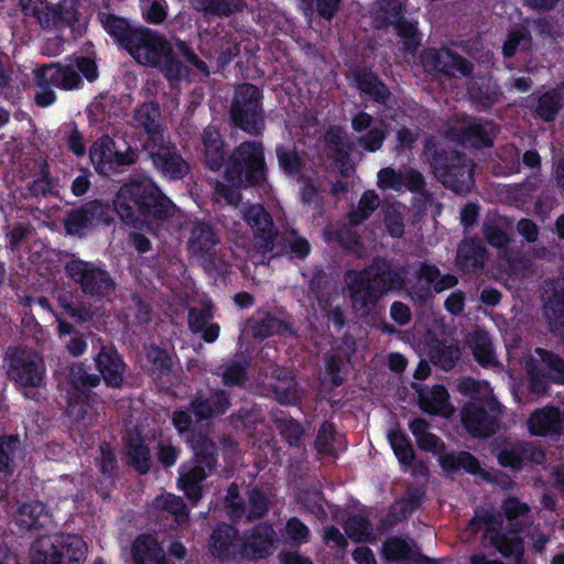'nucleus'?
<instances>
[{
	"label": "nucleus",
	"instance_id": "2f4dec72",
	"mask_svg": "<svg viewBox=\"0 0 564 564\" xmlns=\"http://www.w3.org/2000/svg\"><path fill=\"white\" fill-rule=\"evenodd\" d=\"M228 405L227 398L223 393L213 390L199 392L193 401L196 415L205 419L224 413Z\"/></svg>",
	"mask_w": 564,
	"mask_h": 564
},
{
	"label": "nucleus",
	"instance_id": "39448f33",
	"mask_svg": "<svg viewBox=\"0 0 564 564\" xmlns=\"http://www.w3.org/2000/svg\"><path fill=\"white\" fill-rule=\"evenodd\" d=\"M78 72H80L88 82H94L98 77L96 63L86 57L69 59V62L64 65L50 64L34 68V79L39 87V91L35 95V102L41 107H47L55 101L56 95L54 90L51 89V86L64 90L79 88L82 79Z\"/></svg>",
	"mask_w": 564,
	"mask_h": 564
},
{
	"label": "nucleus",
	"instance_id": "5701e85b",
	"mask_svg": "<svg viewBox=\"0 0 564 564\" xmlns=\"http://www.w3.org/2000/svg\"><path fill=\"white\" fill-rule=\"evenodd\" d=\"M544 453L529 444H517L505 448L499 453L498 459L501 465L518 469L528 465L541 464L544 460Z\"/></svg>",
	"mask_w": 564,
	"mask_h": 564
},
{
	"label": "nucleus",
	"instance_id": "c85d7f7f",
	"mask_svg": "<svg viewBox=\"0 0 564 564\" xmlns=\"http://www.w3.org/2000/svg\"><path fill=\"white\" fill-rule=\"evenodd\" d=\"M155 167L171 178H181L188 172L187 163L175 152L173 148H160L152 152Z\"/></svg>",
	"mask_w": 564,
	"mask_h": 564
},
{
	"label": "nucleus",
	"instance_id": "c03bdc74",
	"mask_svg": "<svg viewBox=\"0 0 564 564\" xmlns=\"http://www.w3.org/2000/svg\"><path fill=\"white\" fill-rule=\"evenodd\" d=\"M154 508L164 510L175 517V521L181 525L188 520V511L182 498L164 494L155 498Z\"/></svg>",
	"mask_w": 564,
	"mask_h": 564
},
{
	"label": "nucleus",
	"instance_id": "b1692460",
	"mask_svg": "<svg viewBox=\"0 0 564 564\" xmlns=\"http://www.w3.org/2000/svg\"><path fill=\"white\" fill-rule=\"evenodd\" d=\"M238 495V487L235 485L230 486L226 496V503L230 509L231 517L240 518L247 513V517L251 519L260 518L265 513L267 500L261 491L254 489L250 492L248 506H241L236 501Z\"/></svg>",
	"mask_w": 564,
	"mask_h": 564
},
{
	"label": "nucleus",
	"instance_id": "69168bd1",
	"mask_svg": "<svg viewBox=\"0 0 564 564\" xmlns=\"http://www.w3.org/2000/svg\"><path fill=\"white\" fill-rule=\"evenodd\" d=\"M19 447V440L13 436L0 438V471H8L13 454Z\"/></svg>",
	"mask_w": 564,
	"mask_h": 564
},
{
	"label": "nucleus",
	"instance_id": "5fc2aeb1",
	"mask_svg": "<svg viewBox=\"0 0 564 564\" xmlns=\"http://www.w3.org/2000/svg\"><path fill=\"white\" fill-rule=\"evenodd\" d=\"M441 464L444 468H464L470 474L479 471V464L469 453L463 452L458 455H446L441 457Z\"/></svg>",
	"mask_w": 564,
	"mask_h": 564
},
{
	"label": "nucleus",
	"instance_id": "ddd939ff",
	"mask_svg": "<svg viewBox=\"0 0 564 564\" xmlns=\"http://www.w3.org/2000/svg\"><path fill=\"white\" fill-rule=\"evenodd\" d=\"M432 167L435 176L456 193H467L473 186V164L456 152L436 154Z\"/></svg>",
	"mask_w": 564,
	"mask_h": 564
},
{
	"label": "nucleus",
	"instance_id": "774afa93",
	"mask_svg": "<svg viewBox=\"0 0 564 564\" xmlns=\"http://www.w3.org/2000/svg\"><path fill=\"white\" fill-rule=\"evenodd\" d=\"M191 2L196 10L204 12L226 15L234 11L225 0H191Z\"/></svg>",
	"mask_w": 564,
	"mask_h": 564
},
{
	"label": "nucleus",
	"instance_id": "aec40b11",
	"mask_svg": "<svg viewBox=\"0 0 564 564\" xmlns=\"http://www.w3.org/2000/svg\"><path fill=\"white\" fill-rule=\"evenodd\" d=\"M538 358L534 362H538V366H533L528 364V373L531 377L532 389L535 392H542L545 390L544 382L540 379L541 371H547V376L551 377L556 382L564 383V364L556 356L544 351L543 349H536Z\"/></svg>",
	"mask_w": 564,
	"mask_h": 564
},
{
	"label": "nucleus",
	"instance_id": "f257e3e1",
	"mask_svg": "<svg viewBox=\"0 0 564 564\" xmlns=\"http://www.w3.org/2000/svg\"><path fill=\"white\" fill-rule=\"evenodd\" d=\"M124 48L138 64L160 68L170 82L186 77L189 66L204 75L208 74L206 64L184 42L176 43V48L188 65L176 61L172 44L150 29L140 28L130 32Z\"/></svg>",
	"mask_w": 564,
	"mask_h": 564
},
{
	"label": "nucleus",
	"instance_id": "4468645a",
	"mask_svg": "<svg viewBox=\"0 0 564 564\" xmlns=\"http://www.w3.org/2000/svg\"><path fill=\"white\" fill-rule=\"evenodd\" d=\"M231 115L235 123L242 130L249 133H258L262 130L260 93L256 86L245 84L238 87Z\"/></svg>",
	"mask_w": 564,
	"mask_h": 564
},
{
	"label": "nucleus",
	"instance_id": "c756f323",
	"mask_svg": "<svg viewBox=\"0 0 564 564\" xmlns=\"http://www.w3.org/2000/svg\"><path fill=\"white\" fill-rule=\"evenodd\" d=\"M371 124L372 118L366 112H359L351 119V126L356 132H366L359 138V143L366 150L373 152L381 147L386 131L378 127H372Z\"/></svg>",
	"mask_w": 564,
	"mask_h": 564
},
{
	"label": "nucleus",
	"instance_id": "412c9836",
	"mask_svg": "<svg viewBox=\"0 0 564 564\" xmlns=\"http://www.w3.org/2000/svg\"><path fill=\"white\" fill-rule=\"evenodd\" d=\"M209 550L218 558L228 560L241 556V539L230 525H220L214 530L210 536Z\"/></svg>",
	"mask_w": 564,
	"mask_h": 564
},
{
	"label": "nucleus",
	"instance_id": "bb28decb",
	"mask_svg": "<svg viewBox=\"0 0 564 564\" xmlns=\"http://www.w3.org/2000/svg\"><path fill=\"white\" fill-rule=\"evenodd\" d=\"M419 402L423 411L448 417L454 413V406L448 402V393L443 386H435L431 389H421Z\"/></svg>",
	"mask_w": 564,
	"mask_h": 564
},
{
	"label": "nucleus",
	"instance_id": "a211bd4d",
	"mask_svg": "<svg viewBox=\"0 0 564 564\" xmlns=\"http://www.w3.org/2000/svg\"><path fill=\"white\" fill-rule=\"evenodd\" d=\"M422 65L427 73H445L453 76L467 75L470 70L468 62L447 48L425 51Z\"/></svg>",
	"mask_w": 564,
	"mask_h": 564
},
{
	"label": "nucleus",
	"instance_id": "c9c22d12",
	"mask_svg": "<svg viewBox=\"0 0 564 564\" xmlns=\"http://www.w3.org/2000/svg\"><path fill=\"white\" fill-rule=\"evenodd\" d=\"M160 112L155 104L147 102L140 106L134 113L133 121L137 127L143 128L153 142L160 140Z\"/></svg>",
	"mask_w": 564,
	"mask_h": 564
},
{
	"label": "nucleus",
	"instance_id": "37998d69",
	"mask_svg": "<svg viewBox=\"0 0 564 564\" xmlns=\"http://www.w3.org/2000/svg\"><path fill=\"white\" fill-rule=\"evenodd\" d=\"M469 346L479 364L490 366L495 362L491 340L485 332L474 333L469 338Z\"/></svg>",
	"mask_w": 564,
	"mask_h": 564
},
{
	"label": "nucleus",
	"instance_id": "e433bc0d",
	"mask_svg": "<svg viewBox=\"0 0 564 564\" xmlns=\"http://www.w3.org/2000/svg\"><path fill=\"white\" fill-rule=\"evenodd\" d=\"M203 145L207 166L210 170H219L224 160L223 141L219 131L215 127L205 129Z\"/></svg>",
	"mask_w": 564,
	"mask_h": 564
},
{
	"label": "nucleus",
	"instance_id": "bf43d9fd",
	"mask_svg": "<svg viewBox=\"0 0 564 564\" xmlns=\"http://www.w3.org/2000/svg\"><path fill=\"white\" fill-rule=\"evenodd\" d=\"M412 543L398 538H392L383 544V555L387 560L399 561L410 557Z\"/></svg>",
	"mask_w": 564,
	"mask_h": 564
},
{
	"label": "nucleus",
	"instance_id": "a18cd8bd",
	"mask_svg": "<svg viewBox=\"0 0 564 564\" xmlns=\"http://www.w3.org/2000/svg\"><path fill=\"white\" fill-rule=\"evenodd\" d=\"M484 261V249L476 242L466 241L458 247L457 262L464 270L478 268Z\"/></svg>",
	"mask_w": 564,
	"mask_h": 564
},
{
	"label": "nucleus",
	"instance_id": "49530a36",
	"mask_svg": "<svg viewBox=\"0 0 564 564\" xmlns=\"http://www.w3.org/2000/svg\"><path fill=\"white\" fill-rule=\"evenodd\" d=\"M358 88L366 95L371 96L378 101H384L389 95L387 87L378 82L377 77L371 72H359L356 75Z\"/></svg>",
	"mask_w": 564,
	"mask_h": 564
},
{
	"label": "nucleus",
	"instance_id": "2eb2a0df",
	"mask_svg": "<svg viewBox=\"0 0 564 564\" xmlns=\"http://www.w3.org/2000/svg\"><path fill=\"white\" fill-rule=\"evenodd\" d=\"M69 381L74 388L68 392L67 412L76 421L84 420L90 410V403L86 388L98 384L99 379L94 375H88L82 365H75L69 372Z\"/></svg>",
	"mask_w": 564,
	"mask_h": 564
},
{
	"label": "nucleus",
	"instance_id": "f704fd0d",
	"mask_svg": "<svg viewBox=\"0 0 564 564\" xmlns=\"http://www.w3.org/2000/svg\"><path fill=\"white\" fill-rule=\"evenodd\" d=\"M213 317L212 308L206 305L202 312H197L192 308L189 311L188 324L194 333H202L205 341L213 343L219 336V326L214 323H209Z\"/></svg>",
	"mask_w": 564,
	"mask_h": 564
},
{
	"label": "nucleus",
	"instance_id": "cd10ccee",
	"mask_svg": "<svg viewBox=\"0 0 564 564\" xmlns=\"http://www.w3.org/2000/svg\"><path fill=\"white\" fill-rule=\"evenodd\" d=\"M95 361L107 384L118 387L122 382L124 366L116 350L104 347Z\"/></svg>",
	"mask_w": 564,
	"mask_h": 564
},
{
	"label": "nucleus",
	"instance_id": "f03ea898",
	"mask_svg": "<svg viewBox=\"0 0 564 564\" xmlns=\"http://www.w3.org/2000/svg\"><path fill=\"white\" fill-rule=\"evenodd\" d=\"M115 207L124 223L140 229L147 227L153 232L175 209L172 202L148 178L123 185L118 192Z\"/></svg>",
	"mask_w": 564,
	"mask_h": 564
},
{
	"label": "nucleus",
	"instance_id": "79ce46f5",
	"mask_svg": "<svg viewBox=\"0 0 564 564\" xmlns=\"http://www.w3.org/2000/svg\"><path fill=\"white\" fill-rule=\"evenodd\" d=\"M78 0H63L56 9L57 17L55 22H51V28L61 29L62 25H68L73 30L80 31L85 22H80L78 15Z\"/></svg>",
	"mask_w": 564,
	"mask_h": 564
},
{
	"label": "nucleus",
	"instance_id": "e2e57ef3",
	"mask_svg": "<svg viewBox=\"0 0 564 564\" xmlns=\"http://www.w3.org/2000/svg\"><path fill=\"white\" fill-rule=\"evenodd\" d=\"M141 9L145 19L151 23H161L166 18L164 0H141Z\"/></svg>",
	"mask_w": 564,
	"mask_h": 564
},
{
	"label": "nucleus",
	"instance_id": "4d7b16f0",
	"mask_svg": "<svg viewBox=\"0 0 564 564\" xmlns=\"http://www.w3.org/2000/svg\"><path fill=\"white\" fill-rule=\"evenodd\" d=\"M509 224L506 218L498 217L494 224H486L485 235L488 242L495 247H502L508 240Z\"/></svg>",
	"mask_w": 564,
	"mask_h": 564
},
{
	"label": "nucleus",
	"instance_id": "423d86ee",
	"mask_svg": "<svg viewBox=\"0 0 564 564\" xmlns=\"http://www.w3.org/2000/svg\"><path fill=\"white\" fill-rule=\"evenodd\" d=\"M458 389L473 399L462 414L467 431L474 436H488L495 433L500 405L495 400L488 382L465 378L459 381Z\"/></svg>",
	"mask_w": 564,
	"mask_h": 564
},
{
	"label": "nucleus",
	"instance_id": "338daca9",
	"mask_svg": "<svg viewBox=\"0 0 564 564\" xmlns=\"http://www.w3.org/2000/svg\"><path fill=\"white\" fill-rule=\"evenodd\" d=\"M89 224V217L85 209L72 212L66 220L65 228L69 235H82Z\"/></svg>",
	"mask_w": 564,
	"mask_h": 564
},
{
	"label": "nucleus",
	"instance_id": "de8ad7c7",
	"mask_svg": "<svg viewBox=\"0 0 564 564\" xmlns=\"http://www.w3.org/2000/svg\"><path fill=\"white\" fill-rule=\"evenodd\" d=\"M249 328L254 336L267 337L275 333H280L285 328V325L281 319L269 314H260L249 321Z\"/></svg>",
	"mask_w": 564,
	"mask_h": 564
},
{
	"label": "nucleus",
	"instance_id": "052dcab7",
	"mask_svg": "<svg viewBox=\"0 0 564 564\" xmlns=\"http://www.w3.org/2000/svg\"><path fill=\"white\" fill-rule=\"evenodd\" d=\"M281 169L290 175H299L302 167V160L292 148L280 147L276 150Z\"/></svg>",
	"mask_w": 564,
	"mask_h": 564
},
{
	"label": "nucleus",
	"instance_id": "603ef678",
	"mask_svg": "<svg viewBox=\"0 0 564 564\" xmlns=\"http://www.w3.org/2000/svg\"><path fill=\"white\" fill-rule=\"evenodd\" d=\"M410 430L421 448L434 452L440 448V440L434 434L429 433L427 423L424 420H413L410 423Z\"/></svg>",
	"mask_w": 564,
	"mask_h": 564
},
{
	"label": "nucleus",
	"instance_id": "f8f14e48",
	"mask_svg": "<svg viewBox=\"0 0 564 564\" xmlns=\"http://www.w3.org/2000/svg\"><path fill=\"white\" fill-rule=\"evenodd\" d=\"M137 151L124 142H117L109 137H102L94 142L89 158L99 174L110 175L119 166L130 165L137 161Z\"/></svg>",
	"mask_w": 564,
	"mask_h": 564
},
{
	"label": "nucleus",
	"instance_id": "f3484780",
	"mask_svg": "<svg viewBox=\"0 0 564 564\" xmlns=\"http://www.w3.org/2000/svg\"><path fill=\"white\" fill-rule=\"evenodd\" d=\"M66 270L76 282L82 284L87 293L104 295L112 289L108 274L87 262L74 260L67 264Z\"/></svg>",
	"mask_w": 564,
	"mask_h": 564
},
{
	"label": "nucleus",
	"instance_id": "1a4fd4ad",
	"mask_svg": "<svg viewBox=\"0 0 564 564\" xmlns=\"http://www.w3.org/2000/svg\"><path fill=\"white\" fill-rule=\"evenodd\" d=\"M9 377L21 388L40 387L45 377L42 356L33 349L10 348L4 357Z\"/></svg>",
	"mask_w": 564,
	"mask_h": 564
},
{
	"label": "nucleus",
	"instance_id": "680f3d73",
	"mask_svg": "<svg viewBox=\"0 0 564 564\" xmlns=\"http://www.w3.org/2000/svg\"><path fill=\"white\" fill-rule=\"evenodd\" d=\"M545 315L550 318V312L564 313V289L557 290L555 283H547L544 289Z\"/></svg>",
	"mask_w": 564,
	"mask_h": 564
},
{
	"label": "nucleus",
	"instance_id": "864d4df0",
	"mask_svg": "<svg viewBox=\"0 0 564 564\" xmlns=\"http://www.w3.org/2000/svg\"><path fill=\"white\" fill-rule=\"evenodd\" d=\"M147 358L149 361L148 370L153 377H161L170 371L172 359L166 351L158 347H151L148 349Z\"/></svg>",
	"mask_w": 564,
	"mask_h": 564
},
{
	"label": "nucleus",
	"instance_id": "9d476101",
	"mask_svg": "<svg viewBox=\"0 0 564 564\" xmlns=\"http://www.w3.org/2000/svg\"><path fill=\"white\" fill-rule=\"evenodd\" d=\"M404 3L405 0H377L370 14L376 28H393L404 47L412 51L420 44V36L416 26L402 19Z\"/></svg>",
	"mask_w": 564,
	"mask_h": 564
},
{
	"label": "nucleus",
	"instance_id": "0e129e2a",
	"mask_svg": "<svg viewBox=\"0 0 564 564\" xmlns=\"http://www.w3.org/2000/svg\"><path fill=\"white\" fill-rule=\"evenodd\" d=\"M530 47V39L523 29L513 30L510 32L505 45L503 54L512 56L517 50H527Z\"/></svg>",
	"mask_w": 564,
	"mask_h": 564
},
{
	"label": "nucleus",
	"instance_id": "3c124183",
	"mask_svg": "<svg viewBox=\"0 0 564 564\" xmlns=\"http://www.w3.org/2000/svg\"><path fill=\"white\" fill-rule=\"evenodd\" d=\"M564 105V86L560 91H549L544 94L539 100L538 113L545 120H551L558 108Z\"/></svg>",
	"mask_w": 564,
	"mask_h": 564
},
{
	"label": "nucleus",
	"instance_id": "4c0bfd02",
	"mask_svg": "<svg viewBox=\"0 0 564 564\" xmlns=\"http://www.w3.org/2000/svg\"><path fill=\"white\" fill-rule=\"evenodd\" d=\"M269 386L281 403H292L295 400V381L289 372L273 368Z\"/></svg>",
	"mask_w": 564,
	"mask_h": 564
},
{
	"label": "nucleus",
	"instance_id": "6e6d98bb",
	"mask_svg": "<svg viewBox=\"0 0 564 564\" xmlns=\"http://www.w3.org/2000/svg\"><path fill=\"white\" fill-rule=\"evenodd\" d=\"M345 531L357 542H368L375 539L369 523L362 517L350 518L346 522Z\"/></svg>",
	"mask_w": 564,
	"mask_h": 564
},
{
	"label": "nucleus",
	"instance_id": "8fccbe9b",
	"mask_svg": "<svg viewBox=\"0 0 564 564\" xmlns=\"http://www.w3.org/2000/svg\"><path fill=\"white\" fill-rule=\"evenodd\" d=\"M388 440L399 462L406 466L411 465L414 454L405 435L394 430L389 432Z\"/></svg>",
	"mask_w": 564,
	"mask_h": 564
},
{
	"label": "nucleus",
	"instance_id": "0eeeda50",
	"mask_svg": "<svg viewBox=\"0 0 564 564\" xmlns=\"http://www.w3.org/2000/svg\"><path fill=\"white\" fill-rule=\"evenodd\" d=\"M87 544L75 534L39 538L31 549V564H84Z\"/></svg>",
	"mask_w": 564,
	"mask_h": 564
},
{
	"label": "nucleus",
	"instance_id": "6ab92c4d",
	"mask_svg": "<svg viewBox=\"0 0 564 564\" xmlns=\"http://www.w3.org/2000/svg\"><path fill=\"white\" fill-rule=\"evenodd\" d=\"M245 220L253 232L256 247L262 251L271 250L274 236L273 224L263 207L252 205L245 213Z\"/></svg>",
	"mask_w": 564,
	"mask_h": 564
},
{
	"label": "nucleus",
	"instance_id": "dca6fc26",
	"mask_svg": "<svg viewBox=\"0 0 564 564\" xmlns=\"http://www.w3.org/2000/svg\"><path fill=\"white\" fill-rule=\"evenodd\" d=\"M447 134L465 145L488 147L495 134V127L489 122L482 124L476 119L463 117L454 121Z\"/></svg>",
	"mask_w": 564,
	"mask_h": 564
},
{
	"label": "nucleus",
	"instance_id": "473e14b6",
	"mask_svg": "<svg viewBox=\"0 0 564 564\" xmlns=\"http://www.w3.org/2000/svg\"><path fill=\"white\" fill-rule=\"evenodd\" d=\"M14 520L20 528L31 530L46 524L50 521V514L42 502L33 501L22 505L18 509Z\"/></svg>",
	"mask_w": 564,
	"mask_h": 564
},
{
	"label": "nucleus",
	"instance_id": "ea45409f",
	"mask_svg": "<svg viewBox=\"0 0 564 564\" xmlns=\"http://www.w3.org/2000/svg\"><path fill=\"white\" fill-rule=\"evenodd\" d=\"M217 242V238L212 228L205 224H197L189 239V251L193 256L203 257Z\"/></svg>",
	"mask_w": 564,
	"mask_h": 564
},
{
	"label": "nucleus",
	"instance_id": "7ed1b4c3",
	"mask_svg": "<svg viewBox=\"0 0 564 564\" xmlns=\"http://www.w3.org/2000/svg\"><path fill=\"white\" fill-rule=\"evenodd\" d=\"M345 281L354 311L364 316L372 311L382 294L403 286L404 273L392 270L384 260H377L365 271L348 272Z\"/></svg>",
	"mask_w": 564,
	"mask_h": 564
},
{
	"label": "nucleus",
	"instance_id": "58836bf2",
	"mask_svg": "<svg viewBox=\"0 0 564 564\" xmlns=\"http://www.w3.org/2000/svg\"><path fill=\"white\" fill-rule=\"evenodd\" d=\"M127 456L134 468L140 473H147L150 468V451L144 445V440L139 434L127 440Z\"/></svg>",
	"mask_w": 564,
	"mask_h": 564
},
{
	"label": "nucleus",
	"instance_id": "6e6552de",
	"mask_svg": "<svg viewBox=\"0 0 564 564\" xmlns=\"http://www.w3.org/2000/svg\"><path fill=\"white\" fill-rule=\"evenodd\" d=\"M191 443L195 456L192 462L181 466L177 486L186 498L196 505L204 489L202 481L210 474L215 465V446L207 437L191 441Z\"/></svg>",
	"mask_w": 564,
	"mask_h": 564
},
{
	"label": "nucleus",
	"instance_id": "20e7f679",
	"mask_svg": "<svg viewBox=\"0 0 564 564\" xmlns=\"http://www.w3.org/2000/svg\"><path fill=\"white\" fill-rule=\"evenodd\" d=\"M264 176V154L260 142H243L229 158L224 182L216 185L219 203L234 206L239 199L238 188L246 183L260 182Z\"/></svg>",
	"mask_w": 564,
	"mask_h": 564
},
{
	"label": "nucleus",
	"instance_id": "7c9ffc66",
	"mask_svg": "<svg viewBox=\"0 0 564 564\" xmlns=\"http://www.w3.org/2000/svg\"><path fill=\"white\" fill-rule=\"evenodd\" d=\"M528 427L531 434L545 436L560 431L561 417L555 408L536 410L528 420Z\"/></svg>",
	"mask_w": 564,
	"mask_h": 564
},
{
	"label": "nucleus",
	"instance_id": "393cba45",
	"mask_svg": "<svg viewBox=\"0 0 564 564\" xmlns=\"http://www.w3.org/2000/svg\"><path fill=\"white\" fill-rule=\"evenodd\" d=\"M378 186L381 189H393L397 192L406 189L417 191L422 186V176L412 170L395 172L387 167L378 173Z\"/></svg>",
	"mask_w": 564,
	"mask_h": 564
},
{
	"label": "nucleus",
	"instance_id": "4be33fe9",
	"mask_svg": "<svg viewBox=\"0 0 564 564\" xmlns=\"http://www.w3.org/2000/svg\"><path fill=\"white\" fill-rule=\"evenodd\" d=\"M274 532L268 524L258 525L251 534L241 540V556L258 560L273 552Z\"/></svg>",
	"mask_w": 564,
	"mask_h": 564
},
{
	"label": "nucleus",
	"instance_id": "a878e982",
	"mask_svg": "<svg viewBox=\"0 0 564 564\" xmlns=\"http://www.w3.org/2000/svg\"><path fill=\"white\" fill-rule=\"evenodd\" d=\"M132 564H171L158 540L149 534L135 539L132 545Z\"/></svg>",
	"mask_w": 564,
	"mask_h": 564
},
{
	"label": "nucleus",
	"instance_id": "72a5a7b5",
	"mask_svg": "<svg viewBox=\"0 0 564 564\" xmlns=\"http://www.w3.org/2000/svg\"><path fill=\"white\" fill-rule=\"evenodd\" d=\"M427 345L431 360L443 369H451L459 358V349L454 339L432 340Z\"/></svg>",
	"mask_w": 564,
	"mask_h": 564
},
{
	"label": "nucleus",
	"instance_id": "13d9d810",
	"mask_svg": "<svg viewBox=\"0 0 564 564\" xmlns=\"http://www.w3.org/2000/svg\"><path fill=\"white\" fill-rule=\"evenodd\" d=\"M379 206V197L373 191H367L364 193L359 200V205L356 212L350 215V223L358 225Z\"/></svg>",
	"mask_w": 564,
	"mask_h": 564
},
{
	"label": "nucleus",
	"instance_id": "09e8293b",
	"mask_svg": "<svg viewBox=\"0 0 564 564\" xmlns=\"http://www.w3.org/2000/svg\"><path fill=\"white\" fill-rule=\"evenodd\" d=\"M99 20L105 31L115 37L123 47L130 32L135 30L129 26L127 20L113 14H101Z\"/></svg>",
	"mask_w": 564,
	"mask_h": 564
},
{
	"label": "nucleus",
	"instance_id": "9b49d317",
	"mask_svg": "<svg viewBox=\"0 0 564 564\" xmlns=\"http://www.w3.org/2000/svg\"><path fill=\"white\" fill-rule=\"evenodd\" d=\"M502 527L500 516L489 513L488 511H478L469 524L473 532L480 530L486 540H488L503 556L513 557L514 563L519 561L523 553L521 540L512 532L500 536L499 530Z\"/></svg>",
	"mask_w": 564,
	"mask_h": 564
},
{
	"label": "nucleus",
	"instance_id": "a19ab883",
	"mask_svg": "<svg viewBox=\"0 0 564 564\" xmlns=\"http://www.w3.org/2000/svg\"><path fill=\"white\" fill-rule=\"evenodd\" d=\"M20 6L25 15L35 18L44 28H51L57 17L55 7H51L46 0H20Z\"/></svg>",
	"mask_w": 564,
	"mask_h": 564
}]
</instances>
